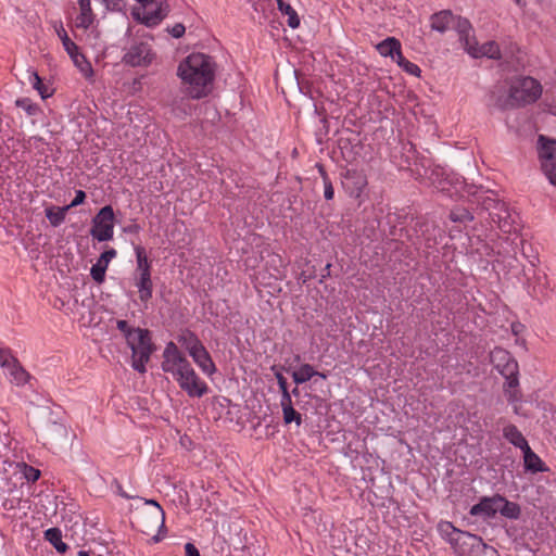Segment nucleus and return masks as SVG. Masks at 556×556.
Returning <instances> with one entry per match:
<instances>
[{
  "mask_svg": "<svg viewBox=\"0 0 556 556\" xmlns=\"http://www.w3.org/2000/svg\"><path fill=\"white\" fill-rule=\"evenodd\" d=\"M216 63L204 53H191L184 59L177 68L184 92L191 99L207 97L214 87Z\"/></svg>",
  "mask_w": 556,
  "mask_h": 556,
  "instance_id": "1",
  "label": "nucleus"
},
{
  "mask_svg": "<svg viewBox=\"0 0 556 556\" xmlns=\"http://www.w3.org/2000/svg\"><path fill=\"white\" fill-rule=\"evenodd\" d=\"M161 367L172 375L179 388L190 397H202L208 392L207 383L195 372L186 355L174 342H168L163 351Z\"/></svg>",
  "mask_w": 556,
  "mask_h": 556,
  "instance_id": "2",
  "label": "nucleus"
},
{
  "mask_svg": "<svg viewBox=\"0 0 556 556\" xmlns=\"http://www.w3.org/2000/svg\"><path fill=\"white\" fill-rule=\"evenodd\" d=\"M117 329L124 336L128 348L131 350V367L140 372L147 371L146 365L155 351L148 329L131 327L128 321L119 319L116 321Z\"/></svg>",
  "mask_w": 556,
  "mask_h": 556,
  "instance_id": "3",
  "label": "nucleus"
},
{
  "mask_svg": "<svg viewBox=\"0 0 556 556\" xmlns=\"http://www.w3.org/2000/svg\"><path fill=\"white\" fill-rule=\"evenodd\" d=\"M542 93V87L532 77H516L507 83V93L500 96L496 105L509 109L536 101Z\"/></svg>",
  "mask_w": 556,
  "mask_h": 556,
  "instance_id": "4",
  "label": "nucleus"
},
{
  "mask_svg": "<svg viewBox=\"0 0 556 556\" xmlns=\"http://www.w3.org/2000/svg\"><path fill=\"white\" fill-rule=\"evenodd\" d=\"M491 361L495 364L498 371L506 378L504 383L505 394L509 402L519 400V380L518 363L511 357L510 353L503 349H494L491 352Z\"/></svg>",
  "mask_w": 556,
  "mask_h": 556,
  "instance_id": "5",
  "label": "nucleus"
},
{
  "mask_svg": "<svg viewBox=\"0 0 556 556\" xmlns=\"http://www.w3.org/2000/svg\"><path fill=\"white\" fill-rule=\"evenodd\" d=\"M135 286L138 288L139 299L142 302H148L152 298L153 293V282L151 278L152 263L149 260L146 249L143 247H135Z\"/></svg>",
  "mask_w": 556,
  "mask_h": 556,
  "instance_id": "6",
  "label": "nucleus"
},
{
  "mask_svg": "<svg viewBox=\"0 0 556 556\" xmlns=\"http://www.w3.org/2000/svg\"><path fill=\"white\" fill-rule=\"evenodd\" d=\"M486 210H490L489 216L493 224H496L503 233H513L518 231L517 215L511 214L509 208L503 202L488 201L483 202Z\"/></svg>",
  "mask_w": 556,
  "mask_h": 556,
  "instance_id": "7",
  "label": "nucleus"
},
{
  "mask_svg": "<svg viewBox=\"0 0 556 556\" xmlns=\"http://www.w3.org/2000/svg\"><path fill=\"white\" fill-rule=\"evenodd\" d=\"M114 211L111 205L103 206L92 219L90 235L99 242L109 241L114 235Z\"/></svg>",
  "mask_w": 556,
  "mask_h": 556,
  "instance_id": "8",
  "label": "nucleus"
},
{
  "mask_svg": "<svg viewBox=\"0 0 556 556\" xmlns=\"http://www.w3.org/2000/svg\"><path fill=\"white\" fill-rule=\"evenodd\" d=\"M457 556H500L498 552L476 534L463 535Z\"/></svg>",
  "mask_w": 556,
  "mask_h": 556,
  "instance_id": "9",
  "label": "nucleus"
},
{
  "mask_svg": "<svg viewBox=\"0 0 556 556\" xmlns=\"http://www.w3.org/2000/svg\"><path fill=\"white\" fill-rule=\"evenodd\" d=\"M540 141L542 144L539 150V155L541 159L542 169L548 180L553 185H556V141H545L543 136L540 137Z\"/></svg>",
  "mask_w": 556,
  "mask_h": 556,
  "instance_id": "10",
  "label": "nucleus"
},
{
  "mask_svg": "<svg viewBox=\"0 0 556 556\" xmlns=\"http://www.w3.org/2000/svg\"><path fill=\"white\" fill-rule=\"evenodd\" d=\"M154 59L151 46L148 42L132 45L125 53L123 61L130 66H148Z\"/></svg>",
  "mask_w": 556,
  "mask_h": 556,
  "instance_id": "11",
  "label": "nucleus"
},
{
  "mask_svg": "<svg viewBox=\"0 0 556 556\" xmlns=\"http://www.w3.org/2000/svg\"><path fill=\"white\" fill-rule=\"evenodd\" d=\"M438 532L444 539L450 543L452 548L454 549L455 554L460 549V541L463 540V535H469V532L462 531L457 528H455L452 522L450 521H440L438 523Z\"/></svg>",
  "mask_w": 556,
  "mask_h": 556,
  "instance_id": "12",
  "label": "nucleus"
},
{
  "mask_svg": "<svg viewBox=\"0 0 556 556\" xmlns=\"http://www.w3.org/2000/svg\"><path fill=\"white\" fill-rule=\"evenodd\" d=\"M502 502L501 495L483 497L470 508V515L475 517L492 518L498 513V503Z\"/></svg>",
  "mask_w": 556,
  "mask_h": 556,
  "instance_id": "13",
  "label": "nucleus"
},
{
  "mask_svg": "<svg viewBox=\"0 0 556 556\" xmlns=\"http://www.w3.org/2000/svg\"><path fill=\"white\" fill-rule=\"evenodd\" d=\"M149 505L153 506L151 511L142 514L141 518L146 526V533H149L153 529H159L164 527L165 522V513L163 508L153 500L147 502Z\"/></svg>",
  "mask_w": 556,
  "mask_h": 556,
  "instance_id": "14",
  "label": "nucleus"
},
{
  "mask_svg": "<svg viewBox=\"0 0 556 556\" xmlns=\"http://www.w3.org/2000/svg\"><path fill=\"white\" fill-rule=\"evenodd\" d=\"M116 250L111 248L104 251L98 258L97 263L92 265L90 275L96 282L102 283L104 281L105 271L109 267V264L113 258L116 257Z\"/></svg>",
  "mask_w": 556,
  "mask_h": 556,
  "instance_id": "15",
  "label": "nucleus"
},
{
  "mask_svg": "<svg viewBox=\"0 0 556 556\" xmlns=\"http://www.w3.org/2000/svg\"><path fill=\"white\" fill-rule=\"evenodd\" d=\"M466 51L473 58L486 56L489 59L498 60L501 59V50L495 41H488L482 45H478L475 40Z\"/></svg>",
  "mask_w": 556,
  "mask_h": 556,
  "instance_id": "16",
  "label": "nucleus"
},
{
  "mask_svg": "<svg viewBox=\"0 0 556 556\" xmlns=\"http://www.w3.org/2000/svg\"><path fill=\"white\" fill-rule=\"evenodd\" d=\"M78 14L75 17V26L81 29H88L96 21V14L91 8L90 0H77Z\"/></svg>",
  "mask_w": 556,
  "mask_h": 556,
  "instance_id": "17",
  "label": "nucleus"
},
{
  "mask_svg": "<svg viewBox=\"0 0 556 556\" xmlns=\"http://www.w3.org/2000/svg\"><path fill=\"white\" fill-rule=\"evenodd\" d=\"M523 467L526 472H530L532 475L539 472H547L549 471L548 466L542 460V458L532 451V448L527 446L523 451Z\"/></svg>",
  "mask_w": 556,
  "mask_h": 556,
  "instance_id": "18",
  "label": "nucleus"
},
{
  "mask_svg": "<svg viewBox=\"0 0 556 556\" xmlns=\"http://www.w3.org/2000/svg\"><path fill=\"white\" fill-rule=\"evenodd\" d=\"M189 355L205 375L212 376L216 371V366L204 345Z\"/></svg>",
  "mask_w": 556,
  "mask_h": 556,
  "instance_id": "19",
  "label": "nucleus"
},
{
  "mask_svg": "<svg viewBox=\"0 0 556 556\" xmlns=\"http://www.w3.org/2000/svg\"><path fill=\"white\" fill-rule=\"evenodd\" d=\"M5 370L10 382L17 387L25 386L31 378L30 374L21 365L18 359L5 368Z\"/></svg>",
  "mask_w": 556,
  "mask_h": 556,
  "instance_id": "20",
  "label": "nucleus"
},
{
  "mask_svg": "<svg viewBox=\"0 0 556 556\" xmlns=\"http://www.w3.org/2000/svg\"><path fill=\"white\" fill-rule=\"evenodd\" d=\"M454 21L455 15H453V13L448 10H443L438 13H434L430 17L431 28L440 33H444L447 29L452 28Z\"/></svg>",
  "mask_w": 556,
  "mask_h": 556,
  "instance_id": "21",
  "label": "nucleus"
},
{
  "mask_svg": "<svg viewBox=\"0 0 556 556\" xmlns=\"http://www.w3.org/2000/svg\"><path fill=\"white\" fill-rule=\"evenodd\" d=\"M452 28H455L458 33L465 50L476 40L475 37L471 36V24L467 18L455 16Z\"/></svg>",
  "mask_w": 556,
  "mask_h": 556,
  "instance_id": "22",
  "label": "nucleus"
},
{
  "mask_svg": "<svg viewBox=\"0 0 556 556\" xmlns=\"http://www.w3.org/2000/svg\"><path fill=\"white\" fill-rule=\"evenodd\" d=\"M382 56H390L393 61L402 54L401 42L394 37H388L376 46Z\"/></svg>",
  "mask_w": 556,
  "mask_h": 556,
  "instance_id": "23",
  "label": "nucleus"
},
{
  "mask_svg": "<svg viewBox=\"0 0 556 556\" xmlns=\"http://www.w3.org/2000/svg\"><path fill=\"white\" fill-rule=\"evenodd\" d=\"M314 376H319L323 379L327 378L325 374L316 371L309 364H303L299 367V369L292 372L293 381L296 384H302L312 379Z\"/></svg>",
  "mask_w": 556,
  "mask_h": 556,
  "instance_id": "24",
  "label": "nucleus"
},
{
  "mask_svg": "<svg viewBox=\"0 0 556 556\" xmlns=\"http://www.w3.org/2000/svg\"><path fill=\"white\" fill-rule=\"evenodd\" d=\"M503 434L506 440H508L514 446L519 447L521 451L529 446L528 441L515 425L506 426L503 430Z\"/></svg>",
  "mask_w": 556,
  "mask_h": 556,
  "instance_id": "25",
  "label": "nucleus"
},
{
  "mask_svg": "<svg viewBox=\"0 0 556 556\" xmlns=\"http://www.w3.org/2000/svg\"><path fill=\"white\" fill-rule=\"evenodd\" d=\"M43 538L60 554H64L68 549V545L62 541V531L59 528H49L43 532Z\"/></svg>",
  "mask_w": 556,
  "mask_h": 556,
  "instance_id": "26",
  "label": "nucleus"
},
{
  "mask_svg": "<svg viewBox=\"0 0 556 556\" xmlns=\"http://www.w3.org/2000/svg\"><path fill=\"white\" fill-rule=\"evenodd\" d=\"M28 83L36 91H38L43 100L53 94V90L48 85L43 84L41 77L36 71H28Z\"/></svg>",
  "mask_w": 556,
  "mask_h": 556,
  "instance_id": "27",
  "label": "nucleus"
},
{
  "mask_svg": "<svg viewBox=\"0 0 556 556\" xmlns=\"http://www.w3.org/2000/svg\"><path fill=\"white\" fill-rule=\"evenodd\" d=\"M68 55L74 62L75 66L80 71L83 76L86 79L91 80L93 77V68L85 55L79 52V49Z\"/></svg>",
  "mask_w": 556,
  "mask_h": 556,
  "instance_id": "28",
  "label": "nucleus"
},
{
  "mask_svg": "<svg viewBox=\"0 0 556 556\" xmlns=\"http://www.w3.org/2000/svg\"><path fill=\"white\" fill-rule=\"evenodd\" d=\"M68 208L67 206H49L45 210L46 217L53 227L60 226L64 220Z\"/></svg>",
  "mask_w": 556,
  "mask_h": 556,
  "instance_id": "29",
  "label": "nucleus"
},
{
  "mask_svg": "<svg viewBox=\"0 0 556 556\" xmlns=\"http://www.w3.org/2000/svg\"><path fill=\"white\" fill-rule=\"evenodd\" d=\"M498 511L506 518L518 519L520 516V507L514 502L507 501L502 496V502L498 503Z\"/></svg>",
  "mask_w": 556,
  "mask_h": 556,
  "instance_id": "30",
  "label": "nucleus"
},
{
  "mask_svg": "<svg viewBox=\"0 0 556 556\" xmlns=\"http://www.w3.org/2000/svg\"><path fill=\"white\" fill-rule=\"evenodd\" d=\"M538 285L533 286L532 290L530 291V294L539 300V301H545L548 299V281L546 276H538L536 277Z\"/></svg>",
  "mask_w": 556,
  "mask_h": 556,
  "instance_id": "31",
  "label": "nucleus"
},
{
  "mask_svg": "<svg viewBox=\"0 0 556 556\" xmlns=\"http://www.w3.org/2000/svg\"><path fill=\"white\" fill-rule=\"evenodd\" d=\"M279 11L288 16V25L291 28H298L300 25V18L295 10L283 0H276Z\"/></svg>",
  "mask_w": 556,
  "mask_h": 556,
  "instance_id": "32",
  "label": "nucleus"
},
{
  "mask_svg": "<svg viewBox=\"0 0 556 556\" xmlns=\"http://www.w3.org/2000/svg\"><path fill=\"white\" fill-rule=\"evenodd\" d=\"M15 105L22 109L29 117H35L41 113L40 106L34 101H31L29 98L16 99Z\"/></svg>",
  "mask_w": 556,
  "mask_h": 556,
  "instance_id": "33",
  "label": "nucleus"
},
{
  "mask_svg": "<svg viewBox=\"0 0 556 556\" xmlns=\"http://www.w3.org/2000/svg\"><path fill=\"white\" fill-rule=\"evenodd\" d=\"M179 341L185 346L186 351L191 354L193 351L200 349L203 343L199 340V338L191 331H187L181 334Z\"/></svg>",
  "mask_w": 556,
  "mask_h": 556,
  "instance_id": "34",
  "label": "nucleus"
},
{
  "mask_svg": "<svg viewBox=\"0 0 556 556\" xmlns=\"http://www.w3.org/2000/svg\"><path fill=\"white\" fill-rule=\"evenodd\" d=\"M346 180H352L354 185V192L358 195L367 185L365 175L356 170H348L345 175Z\"/></svg>",
  "mask_w": 556,
  "mask_h": 556,
  "instance_id": "35",
  "label": "nucleus"
},
{
  "mask_svg": "<svg viewBox=\"0 0 556 556\" xmlns=\"http://www.w3.org/2000/svg\"><path fill=\"white\" fill-rule=\"evenodd\" d=\"M56 34L62 41L64 50L67 52V54H71L73 52H76L79 48L77 45L68 37L66 30L62 25L56 28Z\"/></svg>",
  "mask_w": 556,
  "mask_h": 556,
  "instance_id": "36",
  "label": "nucleus"
},
{
  "mask_svg": "<svg viewBox=\"0 0 556 556\" xmlns=\"http://www.w3.org/2000/svg\"><path fill=\"white\" fill-rule=\"evenodd\" d=\"M395 62L400 67H402L406 73L413 76H419L421 70L419 66L403 56V54H399V58L395 59Z\"/></svg>",
  "mask_w": 556,
  "mask_h": 556,
  "instance_id": "37",
  "label": "nucleus"
},
{
  "mask_svg": "<svg viewBox=\"0 0 556 556\" xmlns=\"http://www.w3.org/2000/svg\"><path fill=\"white\" fill-rule=\"evenodd\" d=\"M165 17V14L163 13L162 9H157L155 11H147V14L143 16V23L148 26H154L157 25L163 18Z\"/></svg>",
  "mask_w": 556,
  "mask_h": 556,
  "instance_id": "38",
  "label": "nucleus"
},
{
  "mask_svg": "<svg viewBox=\"0 0 556 556\" xmlns=\"http://www.w3.org/2000/svg\"><path fill=\"white\" fill-rule=\"evenodd\" d=\"M282 416H283V421L287 425H289L291 422H295L296 426H301V424H302L301 414L298 413L293 407L283 408Z\"/></svg>",
  "mask_w": 556,
  "mask_h": 556,
  "instance_id": "39",
  "label": "nucleus"
},
{
  "mask_svg": "<svg viewBox=\"0 0 556 556\" xmlns=\"http://www.w3.org/2000/svg\"><path fill=\"white\" fill-rule=\"evenodd\" d=\"M453 222L467 223L473 219L471 213L466 208H456L450 215Z\"/></svg>",
  "mask_w": 556,
  "mask_h": 556,
  "instance_id": "40",
  "label": "nucleus"
},
{
  "mask_svg": "<svg viewBox=\"0 0 556 556\" xmlns=\"http://www.w3.org/2000/svg\"><path fill=\"white\" fill-rule=\"evenodd\" d=\"M16 359L17 358L13 355L9 348L0 346V366L2 368H8Z\"/></svg>",
  "mask_w": 556,
  "mask_h": 556,
  "instance_id": "41",
  "label": "nucleus"
},
{
  "mask_svg": "<svg viewBox=\"0 0 556 556\" xmlns=\"http://www.w3.org/2000/svg\"><path fill=\"white\" fill-rule=\"evenodd\" d=\"M24 476L27 481L36 482L40 478V470L31 466H24Z\"/></svg>",
  "mask_w": 556,
  "mask_h": 556,
  "instance_id": "42",
  "label": "nucleus"
},
{
  "mask_svg": "<svg viewBox=\"0 0 556 556\" xmlns=\"http://www.w3.org/2000/svg\"><path fill=\"white\" fill-rule=\"evenodd\" d=\"M320 172H321L323 178H324V186H325L324 195H325V199L326 200H332L333 195H334V189L332 187V184L329 180V178L326 176V174L323 170H320Z\"/></svg>",
  "mask_w": 556,
  "mask_h": 556,
  "instance_id": "43",
  "label": "nucleus"
},
{
  "mask_svg": "<svg viewBox=\"0 0 556 556\" xmlns=\"http://www.w3.org/2000/svg\"><path fill=\"white\" fill-rule=\"evenodd\" d=\"M85 199H86V193L83 190H77L75 193V198L73 199L71 204H68L66 206L68 210L72 207H76V206L83 204Z\"/></svg>",
  "mask_w": 556,
  "mask_h": 556,
  "instance_id": "44",
  "label": "nucleus"
},
{
  "mask_svg": "<svg viewBox=\"0 0 556 556\" xmlns=\"http://www.w3.org/2000/svg\"><path fill=\"white\" fill-rule=\"evenodd\" d=\"M186 31V28L182 24L178 23V24H175L170 29H169V33L170 35L174 37V38H180L184 36Z\"/></svg>",
  "mask_w": 556,
  "mask_h": 556,
  "instance_id": "45",
  "label": "nucleus"
},
{
  "mask_svg": "<svg viewBox=\"0 0 556 556\" xmlns=\"http://www.w3.org/2000/svg\"><path fill=\"white\" fill-rule=\"evenodd\" d=\"M275 376H276L277 383H278L280 392L281 393L289 392L288 384H287V379L283 377V375L281 372H276Z\"/></svg>",
  "mask_w": 556,
  "mask_h": 556,
  "instance_id": "46",
  "label": "nucleus"
},
{
  "mask_svg": "<svg viewBox=\"0 0 556 556\" xmlns=\"http://www.w3.org/2000/svg\"><path fill=\"white\" fill-rule=\"evenodd\" d=\"M280 406L281 409L287 407H293L290 392L281 393Z\"/></svg>",
  "mask_w": 556,
  "mask_h": 556,
  "instance_id": "47",
  "label": "nucleus"
},
{
  "mask_svg": "<svg viewBox=\"0 0 556 556\" xmlns=\"http://www.w3.org/2000/svg\"><path fill=\"white\" fill-rule=\"evenodd\" d=\"M185 553H186V556H200L199 549L192 543H187L185 545Z\"/></svg>",
  "mask_w": 556,
  "mask_h": 556,
  "instance_id": "48",
  "label": "nucleus"
},
{
  "mask_svg": "<svg viewBox=\"0 0 556 556\" xmlns=\"http://www.w3.org/2000/svg\"><path fill=\"white\" fill-rule=\"evenodd\" d=\"M105 4L108 10H114L118 8V0H100Z\"/></svg>",
  "mask_w": 556,
  "mask_h": 556,
  "instance_id": "49",
  "label": "nucleus"
},
{
  "mask_svg": "<svg viewBox=\"0 0 556 556\" xmlns=\"http://www.w3.org/2000/svg\"><path fill=\"white\" fill-rule=\"evenodd\" d=\"M139 229H140L139 225L134 224V225H129L125 230L128 232H138Z\"/></svg>",
  "mask_w": 556,
  "mask_h": 556,
  "instance_id": "50",
  "label": "nucleus"
},
{
  "mask_svg": "<svg viewBox=\"0 0 556 556\" xmlns=\"http://www.w3.org/2000/svg\"><path fill=\"white\" fill-rule=\"evenodd\" d=\"M519 327H520L519 325H511V329H513V332H514L515 334H517V333H518V329H519Z\"/></svg>",
  "mask_w": 556,
  "mask_h": 556,
  "instance_id": "51",
  "label": "nucleus"
},
{
  "mask_svg": "<svg viewBox=\"0 0 556 556\" xmlns=\"http://www.w3.org/2000/svg\"><path fill=\"white\" fill-rule=\"evenodd\" d=\"M77 555L78 556H90L89 553L86 551H79Z\"/></svg>",
  "mask_w": 556,
  "mask_h": 556,
  "instance_id": "52",
  "label": "nucleus"
},
{
  "mask_svg": "<svg viewBox=\"0 0 556 556\" xmlns=\"http://www.w3.org/2000/svg\"><path fill=\"white\" fill-rule=\"evenodd\" d=\"M141 4H143L144 9H147V3L150 2V0H137Z\"/></svg>",
  "mask_w": 556,
  "mask_h": 556,
  "instance_id": "53",
  "label": "nucleus"
},
{
  "mask_svg": "<svg viewBox=\"0 0 556 556\" xmlns=\"http://www.w3.org/2000/svg\"><path fill=\"white\" fill-rule=\"evenodd\" d=\"M292 394H293V395H295V396H298V395L300 394L299 389H298V388H294V389L292 390Z\"/></svg>",
  "mask_w": 556,
  "mask_h": 556,
  "instance_id": "54",
  "label": "nucleus"
}]
</instances>
